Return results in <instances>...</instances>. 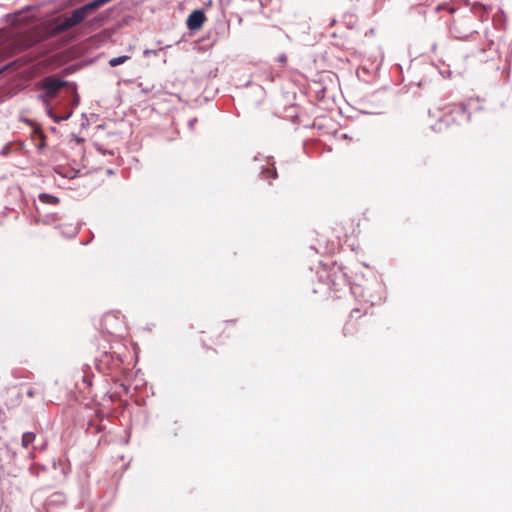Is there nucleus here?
Segmentation results:
<instances>
[{"instance_id":"1","label":"nucleus","mask_w":512,"mask_h":512,"mask_svg":"<svg viewBox=\"0 0 512 512\" xmlns=\"http://www.w3.org/2000/svg\"><path fill=\"white\" fill-rule=\"evenodd\" d=\"M66 85L67 81L58 79L55 76L45 77L39 83V87L44 91L45 98L49 100L55 98Z\"/></svg>"},{"instance_id":"2","label":"nucleus","mask_w":512,"mask_h":512,"mask_svg":"<svg viewBox=\"0 0 512 512\" xmlns=\"http://www.w3.org/2000/svg\"><path fill=\"white\" fill-rule=\"evenodd\" d=\"M8 20L15 28H22L35 22L36 17L30 9L18 11L8 16Z\"/></svg>"},{"instance_id":"3","label":"nucleus","mask_w":512,"mask_h":512,"mask_svg":"<svg viewBox=\"0 0 512 512\" xmlns=\"http://www.w3.org/2000/svg\"><path fill=\"white\" fill-rule=\"evenodd\" d=\"M347 282L346 275L341 267L333 265L328 274V283L335 289L339 290Z\"/></svg>"},{"instance_id":"4","label":"nucleus","mask_w":512,"mask_h":512,"mask_svg":"<svg viewBox=\"0 0 512 512\" xmlns=\"http://www.w3.org/2000/svg\"><path fill=\"white\" fill-rule=\"evenodd\" d=\"M206 21V16L201 10H194L187 18L186 24L190 30H199L204 22Z\"/></svg>"},{"instance_id":"5","label":"nucleus","mask_w":512,"mask_h":512,"mask_svg":"<svg viewBox=\"0 0 512 512\" xmlns=\"http://www.w3.org/2000/svg\"><path fill=\"white\" fill-rule=\"evenodd\" d=\"M39 200L43 204L56 206L60 203V199L54 195L48 193H40L38 196Z\"/></svg>"},{"instance_id":"6","label":"nucleus","mask_w":512,"mask_h":512,"mask_svg":"<svg viewBox=\"0 0 512 512\" xmlns=\"http://www.w3.org/2000/svg\"><path fill=\"white\" fill-rule=\"evenodd\" d=\"M35 434L32 432H25L22 435L21 445L24 448H28L29 445H31L35 440Z\"/></svg>"},{"instance_id":"7","label":"nucleus","mask_w":512,"mask_h":512,"mask_svg":"<svg viewBox=\"0 0 512 512\" xmlns=\"http://www.w3.org/2000/svg\"><path fill=\"white\" fill-rule=\"evenodd\" d=\"M449 115H460L462 117H465L466 115H468V113L465 106L455 105Z\"/></svg>"},{"instance_id":"8","label":"nucleus","mask_w":512,"mask_h":512,"mask_svg":"<svg viewBox=\"0 0 512 512\" xmlns=\"http://www.w3.org/2000/svg\"><path fill=\"white\" fill-rule=\"evenodd\" d=\"M129 58L130 57L127 56V55H123V56L112 58V59L109 60V65L111 67H116V66L121 65L124 62H126Z\"/></svg>"},{"instance_id":"9","label":"nucleus","mask_w":512,"mask_h":512,"mask_svg":"<svg viewBox=\"0 0 512 512\" xmlns=\"http://www.w3.org/2000/svg\"><path fill=\"white\" fill-rule=\"evenodd\" d=\"M354 328H355V325H354L353 323H351L350 321H349V322H347V323L345 324V326H344V329H343V331H344V335L346 336V335H348V334H351V333H352V332H351V329H354Z\"/></svg>"},{"instance_id":"10","label":"nucleus","mask_w":512,"mask_h":512,"mask_svg":"<svg viewBox=\"0 0 512 512\" xmlns=\"http://www.w3.org/2000/svg\"><path fill=\"white\" fill-rule=\"evenodd\" d=\"M112 318H114V315H113V314H111V313H108V314H106V315L103 317V326H104V328H105V329H107V330H108V328H107V322H108L110 319H112Z\"/></svg>"},{"instance_id":"11","label":"nucleus","mask_w":512,"mask_h":512,"mask_svg":"<svg viewBox=\"0 0 512 512\" xmlns=\"http://www.w3.org/2000/svg\"><path fill=\"white\" fill-rule=\"evenodd\" d=\"M359 314H360V310L359 309H353L350 313V317L351 318H357L359 317Z\"/></svg>"},{"instance_id":"12","label":"nucleus","mask_w":512,"mask_h":512,"mask_svg":"<svg viewBox=\"0 0 512 512\" xmlns=\"http://www.w3.org/2000/svg\"><path fill=\"white\" fill-rule=\"evenodd\" d=\"M278 61H279L281 64H285V63H286V61H287V58H286V56H285V55H280V56L278 57Z\"/></svg>"},{"instance_id":"13","label":"nucleus","mask_w":512,"mask_h":512,"mask_svg":"<svg viewBox=\"0 0 512 512\" xmlns=\"http://www.w3.org/2000/svg\"><path fill=\"white\" fill-rule=\"evenodd\" d=\"M232 325H234V322H226L225 327L221 331L225 332Z\"/></svg>"},{"instance_id":"14","label":"nucleus","mask_w":512,"mask_h":512,"mask_svg":"<svg viewBox=\"0 0 512 512\" xmlns=\"http://www.w3.org/2000/svg\"><path fill=\"white\" fill-rule=\"evenodd\" d=\"M59 218L57 216V214H53L51 215V221H57Z\"/></svg>"},{"instance_id":"15","label":"nucleus","mask_w":512,"mask_h":512,"mask_svg":"<svg viewBox=\"0 0 512 512\" xmlns=\"http://www.w3.org/2000/svg\"><path fill=\"white\" fill-rule=\"evenodd\" d=\"M29 457H30L31 459H34L35 454H34L33 452H31V453L29 454Z\"/></svg>"}]
</instances>
